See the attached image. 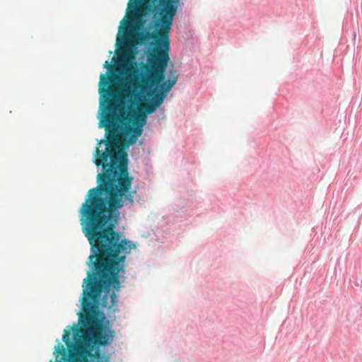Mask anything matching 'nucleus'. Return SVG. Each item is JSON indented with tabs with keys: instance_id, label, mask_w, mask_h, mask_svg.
I'll return each instance as SVG.
<instances>
[{
	"instance_id": "1",
	"label": "nucleus",
	"mask_w": 362,
	"mask_h": 362,
	"mask_svg": "<svg viewBox=\"0 0 362 362\" xmlns=\"http://www.w3.org/2000/svg\"><path fill=\"white\" fill-rule=\"evenodd\" d=\"M174 17L155 18V34L152 35L145 25L134 27L132 18L126 23L123 37L124 52L120 65L124 78L118 86H113L118 76L101 74L99 93L103 101L102 116L99 128H105V138L98 141L94 163L102 166L98 174V185L88 190L79 210L80 222H86L105 227L116 228L119 218L118 210L124 205L134 204L131 187L133 177L128 170V156L122 146L136 143L146 123L144 113L131 112L122 101V95L129 100H146V94L151 98L144 105L145 112L150 115L160 106L168 92L178 80L173 69L168 70V79L165 72L170 60V31Z\"/></svg>"
},
{
	"instance_id": "2",
	"label": "nucleus",
	"mask_w": 362,
	"mask_h": 362,
	"mask_svg": "<svg viewBox=\"0 0 362 362\" xmlns=\"http://www.w3.org/2000/svg\"><path fill=\"white\" fill-rule=\"evenodd\" d=\"M83 233L90 245L87 262L94 271H88L83 279L80 327H71L74 343L70 341V332L65 329L62 340L69 349V355L63 345L57 346L56 362H107L99 346L111 344L114 332L99 319V308L117 310V293L125 277L124 262L127 255L136 245L129 240H120L115 228L86 222H81Z\"/></svg>"
},
{
	"instance_id": "4",
	"label": "nucleus",
	"mask_w": 362,
	"mask_h": 362,
	"mask_svg": "<svg viewBox=\"0 0 362 362\" xmlns=\"http://www.w3.org/2000/svg\"><path fill=\"white\" fill-rule=\"evenodd\" d=\"M103 66H104L105 68H107V69H109V68L111 67V65H110V64L109 63L108 61H106Z\"/></svg>"
},
{
	"instance_id": "3",
	"label": "nucleus",
	"mask_w": 362,
	"mask_h": 362,
	"mask_svg": "<svg viewBox=\"0 0 362 362\" xmlns=\"http://www.w3.org/2000/svg\"><path fill=\"white\" fill-rule=\"evenodd\" d=\"M179 0H129V18L134 21V27L141 28L146 25L145 16L154 13V17H174L177 13Z\"/></svg>"
}]
</instances>
